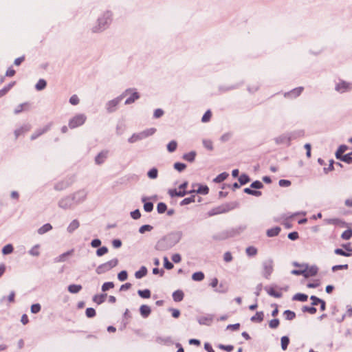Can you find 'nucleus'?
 Returning <instances> with one entry per match:
<instances>
[{"label": "nucleus", "instance_id": "nucleus-1", "mask_svg": "<svg viewBox=\"0 0 352 352\" xmlns=\"http://www.w3.org/2000/svg\"><path fill=\"white\" fill-rule=\"evenodd\" d=\"M118 263L117 258L111 259L104 263L101 264L96 268V273L98 274L105 273L112 268L115 267Z\"/></svg>", "mask_w": 352, "mask_h": 352}, {"label": "nucleus", "instance_id": "nucleus-2", "mask_svg": "<svg viewBox=\"0 0 352 352\" xmlns=\"http://www.w3.org/2000/svg\"><path fill=\"white\" fill-rule=\"evenodd\" d=\"M86 120V116L82 114H78L72 118L69 122V126L74 129L82 125Z\"/></svg>", "mask_w": 352, "mask_h": 352}, {"label": "nucleus", "instance_id": "nucleus-3", "mask_svg": "<svg viewBox=\"0 0 352 352\" xmlns=\"http://www.w3.org/2000/svg\"><path fill=\"white\" fill-rule=\"evenodd\" d=\"M109 21L110 19L108 14L98 19V25L93 28V32H98L105 29L106 25L109 23Z\"/></svg>", "mask_w": 352, "mask_h": 352}, {"label": "nucleus", "instance_id": "nucleus-4", "mask_svg": "<svg viewBox=\"0 0 352 352\" xmlns=\"http://www.w3.org/2000/svg\"><path fill=\"white\" fill-rule=\"evenodd\" d=\"M294 265L296 267H304V270L305 272L304 273L305 277L313 276L317 274L318 270L316 267H309L307 265H300L296 263H295Z\"/></svg>", "mask_w": 352, "mask_h": 352}, {"label": "nucleus", "instance_id": "nucleus-5", "mask_svg": "<svg viewBox=\"0 0 352 352\" xmlns=\"http://www.w3.org/2000/svg\"><path fill=\"white\" fill-rule=\"evenodd\" d=\"M352 85L351 83L344 80H340L336 85L335 89L341 94L349 91L351 89Z\"/></svg>", "mask_w": 352, "mask_h": 352}, {"label": "nucleus", "instance_id": "nucleus-6", "mask_svg": "<svg viewBox=\"0 0 352 352\" xmlns=\"http://www.w3.org/2000/svg\"><path fill=\"white\" fill-rule=\"evenodd\" d=\"M303 89L302 87H296L290 91L285 93L284 96L290 99L296 98L301 94Z\"/></svg>", "mask_w": 352, "mask_h": 352}, {"label": "nucleus", "instance_id": "nucleus-7", "mask_svg": "<svg viewBox=\"0 0 352 352\" xmlns=\"http://www.w3.org/2000/svg\"><path fill=\"white\" fill-rule=\"evenodd\" d=\"M263 274L265 278H269L273 271V265L271 261H267L263 265Z\"/></svg>", "mask_w": 352, "mask_h": 352}, {"label": "nucleus", "instance_id": "nucleus-8", "mask_svg": "<svg viewBox=\"0 0 352 352\" xmlns=\"http://www.w3.org/2000/svg\"><path fill=\"white\" fill-rule=\"evenodd\" d=\"M121 100V98H115L109 101L107 104V109L109 112H112L116 109V106L119 104Z\"/></svg>", "mask_w": 352, "mask_h": 352}, {"label": "nucleus", "instance_id": "nucleus-9", "mask_svg": "<svg viewBox=\"0 0 352 352\" xmlns=\"http://www.w3.org/2000/svg\"><path fill=\"white\" fill-rule=\"evenodd\" d=\"M107 151L100 152L95 158V162L97 164H102L107 157Z\"/></svg>", "mask_w": 352, "mask_h": 352}, {"label": "nucleus", "instance_id": "nucleus-10", "mask_svg": "<svg viewBox=\"0 0 352 352\" xmlns=\"http://www.w3.org/2000/svg\"><path fill=\"white\" fill-rule=\"evenodd\" d=\"M140 314L143 318H147L151 312V309L149 306L146 305H143L140 308Z\"/></svg>", "mask_w": 352, "mask_h": 352}, {"label": "nucleus", "instance_id": "nucleus-11", "mask_svg": "<svg viewBox=\"0 0 352 352\" xmlns=\"http://www.w3.org/2000/svg\"><path fill=\"white\" fill-rule=\"evenodd\" d=\"M184 296V292L182 290H177L173 294V298L175 302H180L183 300Z\"/></svg>", "mask_w": 352, "mask_h": 352}, {"label": "nucleus", "instance_id": "nucleus-12", "mask_svg": "<svg viewBox=\"0 0 352 352\" xmlns=\"http://www.w3.org/2000/svg\"><path fill=\"white\" fill-rule=\"evenodd\" d=\"M168 193L171 197H184L186 192L184 190H177V189H170Z\"/></svg>", "mask_w": 352, "mask_h": 352}, {"label": "nucleus", "instance_id": "nucleus-13", "mask_svg": "<svg viewBox=\"0 0 352 352\" xmlns=\"http://www.w3.org/2000/svg\"><path fill=\"white\" fill-rule=\"evenodd\" d=\"M280 232V228L276 226V227H274V228L267 230V235L269 237H273V236H277Z\"/></svg>", "mask_w": 352, "mask_h": 352}, {"label": "nucleus", "instance_id": "nucleus-14", "mask_svg": "<svg viewBox=\"0 0 352 352\" xmlns=\"http://www.w3.org/2000/svg\"><path fill=\"white\" fill-rule=\"evenodd\" d=\"M264 314L262 311H258L251 318V320L254 322H261L263 320Z\"/></svg>", "mask_w": 352, "mask_h": 352}, {"label": "nucleus", "instance_id": "nucleus-15", "mask_svg": "<svg viewBox=\"0 0 352 352\" xmlns=\"http://www.w3.org/2000/svg\"><path fill=\"white\" fill-rule=\"evenodd\" d=\"M73 251H68L65 253H63L62 254H60L59 256H58L57 258H56L55 259V261L56 263H60V262H64L66 261L67 258L70 256L72 254Z\"/></svg>", "mask_w": 352, "mask_h": 352}, {"label": "nucleus", "instance_id": "nucleus-16", "mask_svg": "<svg viewBox=\"0 0 352 352\" xmlns=\"http://www.w3.org/2000/svg\"><path fill=\"white\" fill-rule=\"evenodd\" d=\"M147 274V269L146 267L142 266L140 270L137 271L135 273V276L136 278H142V277L145 276Z\"/></svg>", "mask_w": 352, "mask_h": 352}, {"label": "nucleus", "instance_id": "nucleus-17", "mask_svg": "<svg viewBox=\"0 0 352 352\" xmlns=\"http://www.w3.org/2000/svg\"><path fill=\"white\" fill-rule=\"evenodd\" d=\"M347 146L345 145L340 146L336 153V157L337 159L340 160L342 157L343 153L347 150Z\"/></svg>", "mask_w": 352, "mask_h": 352}, {"label": "nucleus", "instance_id": "nucleus-18", "mask_svg": "<svg viewBox=\"0 0 352 352\" xmlns=\"http://www.w3.org/2000/svg\"><path fill=\"white\" fill-rule=\"evenodd\" d=\"M82 289L80 285H70L68 287V291L72 294L78 293Z\"/></svg>", "mask_w": 352, "mask_h": 352}, {"label": "nucleus", "instance_id": "nucleus-19", "mask_svg": "<svg viewBox=\"0 0 352 352\" xmlns=\"http://www.w3.org/2000/svg\"><path fill=\"white\" fill-rule=\"evenodd\" d=\"M80 226L79 221L76 219L72 221L67 228V230L69 232H74Z\"/></svg>", "mask_w": 352, "mask_h": 352}, {"label": "nucleus", "instance_id": "nucleus-20", "mask_svg": "<svg viewBox=\"0 0 352 352\" xmlns=\"http://www.w3.org/2000/svg\"><path fill=\"white\" fill-rule=\"evenodd\" d=\"M29 127L24 126H21L14 131L15 138H17L19 135L24 134L25 132L29 131Z\"/></svg>", "mask_w": 352, "mask_h": 352}, {"label": "nucleus", "instance_id": "nucleus-21", "mask_svg": "<svg viewBox=\"0 0 352 352\" xmlns=\"http://www.w3.org/2000/svg\"><path fill=\"white\" fill-rule=\"evenodd\" d=\"M204 274L201 272H195L192 275V278L195 281H201L202 280H204Z\"/></svg>", "mask_w": 352, "mask_h": 352}, {"label": "nucleus", "instance_id": "nucleus-22", "mask_svg": "<svg viewBox=\"0 0 352 352\" xmlns=\"http://www.w3.org/2000/svg\"><path fill=\"white\" fill-rule=\"evenodd\" d=\"M52 228V226L50 223H46L38 229V232L39 234H43L45 232L51 230Z\"/></svg>", "mask_w": 352, "mask_h": 352}, {"label": "nucleus", "instance_id": "nucleus-23", "mask_svg": "<svg viewBox=\"0 0 352 352\" xmlns=\"http://www.w3.org/2000/svg\"><path fill=\"white\" fill-rule=\"evenodd\" d=\"M47 82L44 79H40L35 85V88L38 91H41L46 87Z\"/></svg>", "mask_w": 352, "mask_h": 352}, {"label": "nucleus", "instance_id": "nucleus-24", "mask_svg": "<svg viewBox=\"0 0 352 352\" xmlns=\"http://www.w3.org/2000/svg\"><path fill=\"white\" fill-rule=\"evenodd\" d=\"M140 98V96L138 92H133L132 95L126 100L125 104H129L135 102V100H138Z\"/></svg>", "mask_w": 352, "mask_h": 352}, {"label": "nucleus", "instance_id": "nucleus-25", "mask_svg": "<svg viewBox=\"0 0 352 352\" xmlns=\"http://www.w3.org/2000/svg\"><path fill=\"white\" fill-rule=\"evenodd\" d=\"M138 294L143 298H149L151 297V291L149 289L138 290Z\"/></svg>", "mask_w": 352, "mask_h": 352}, {"label": "nucleus", "instance_id": "nucleus-26", "mask_svg": "<svg viewBox=\"0 0 352 352\" xmlns=\"http://www.w3.org/2000/svg\"><path fill=\"white\" fill-rule=\"evenodd\" d=\"M106 296L107 294L96 295L94 297V301L97 304L100 305L104 301Z\"/></svg>", "mask_w": 352, "mask_h": 352}, {"label": "nucleus", "instance_id": "nucleus-27", "mask_svg": "<svg viewBox=\"0 0 352 352\" xmlns=\"http://www.w3.org/2000/svg\"><path fill=\"white\" fill-rule=\"evenodd\" d=\"M308 296L306 294H296L293 299L295 300H298L301 302H305L307 300Z\"/></svg>", "mask_w": 352, "mask_h": 352}, {"label": "nucleus", "instance_id": "nucleus-28", "mask_svg": "<svg viewBox=\"0 0 352 352\" xmlns=\"http://www.w3.org/2000/svg\"><path fill=\"white\" fill-rule=\"evenodd\" d=\"M177 147V143L175 140L170 141L167 145V149L169 152H174Z\"/></svg>", "mask_w": 352, "mask_h": 352}, {"label": "nucleus", "instance_id": "nucleus-29", "mask_svg": "<svg viewBox=\"0 0 352 352\" xmlns=\"http://www.w3.org/2000/svg\"><path fill=\"white\" fill-rule=\"evenodd\" d=\"M40 245H36L32 248V249L29 251V253L34 256H38L40 254Z\"/></svg>", "mask_w": 352, "mask_h": 352}, {"label": "nucleus", "instance_id": "nucleus-30", "mask_svg": "<svg viewBox=\"0 0 352 352\" xmlns=\"http://www.w3.org/2000/svg\"><path fill=\"white\" fill-rule=\"evenodd\" d=\"M341 237L344 240H349L352 237V230L348 229L342 232Z\"/></svg>", "mask_w": 352, "mask_h": 352}, {"label": "nucleus", "instance_id": "nucleus-31", "mask_svg": "<svg viewBox=\"0 0 352 352\" xmlns=\"http://www.w3.org/2000/svg\"><path fill=\"white\" fill-rule=\"evenodd\" d=\"M195 155H196V153L195 152H190L188 153H186L183 158L185 160H187L188 162H192L194 161L195 160Z\"/></svg>", "mask_w": 352, "mask_h": 352}, {"label": "nucleus", "instance_id": "nucleus-32", "mask_svg": "<svg viewBox=\"0 0 352 352\" xmlns=\"http://www.w3.org/2000/svg\"><path fill=\"white\" fill-rule=\"evenodd\" d=\"M246 253L250 256H255L257 254V249L253 246H250L246 248Z\"/></svg>", "mask_w": 352, "mask_h": 352}, {"label": "nucleus", "instance_id": "nucleus-33", "mask_svg": "<svg viewBox=\"0 0 352 352\" xmlns=\"http://www.w3.org/2000/svg\"><path fill=\"white\" fill-rule=\"evenodd\" d=\"M29 109V104L28 103H24L21 104L19 106L17 107V108L14 110L15 113H19L23 110H27Z\"/></svg>", "mask_w": 352, "mask_h": 352}, {"label": "nucleus", "instance_id": "nucleus-34", "mask_svg": "<svg viewBox=\"0 0 352 352\" xmlns=\"http://www.w3.org/2000/svg\"><path fill=\"white\" fill-rule=\"evenodd\" d=\"M13 246L11 244H8L5 245L2 249V253L3 254H8L13 252Z\"/></svg>", "mask_w": 352, "mask_h": 352}, {"label": "nucleus", "instance_id": "nucleus-35", "mask_svg": "<svg viewBox=\"0 0 352 352\" xmlns=\"http://www.w3.org/2000/svg\"><path fill=\"white\" fill-rule=\"evenodd\" d=\"M285 317L287 320H292L295 318L296 314L290 310H286L284 312Z\"/></svg>", "mask_w": 352, "mask_h": 352}, {"label": "nucleus", "instance_id": "nucleus-36", "mask_svg": "<svg viewBox=\"0 0 352 352\" xmlns=\"http://www.w3.org/2000/svg\"><path fill=\"white\" fill-rule=\"evenodd\" d=\"M239 181L241 185H244L250 182V178L247 175L242 174L239 177Z\"/></svg>", "mask_w": 352, "mask_h": 352}, {"label": "nucleus", "instance_id": "nucleus-37", "mask_svg": "<svg viewBox=\"0 0 352 352\" xmlns=\"http://www.w3.org/2000/svg\"><path fill=\"white\" fill-rule=\"evenodd\" d=\"M289 343V339L287 336H283L281 338V347L283 350H286L287 346Z\"/></svg>", "mask_w": 352, "mask_h": 352}, {"label": "nucleus", "instance_id": "nucleus-38", "mask_svg": "<svg viewBox=\"0 0 352 352\" xmlns=\"http://www.w3.org/2000/svg\"><path fill=\"white\" fill-rule=\"evenodd\" d=\"M228 176V174H227L226 173H223L220 175H219L214 179V181L215 182H217V183H220L223 181H224L227 177Z\"/></svg>", "mask_w": 352, "mask_h": 352}, {"label": "nucleus", "instance_id": "nucleus-39", "mask_svg": "<svg viewBox=\"0 0 352 352\" xmlns=\"http://www.w3.org/2000/svg\"><path fill=\"white\" fill-rule=\"evenodd\" d=\"M211 117H212V113L210 110H208L205 113L204 115L203 116L202 118H201V121L203 122H209L211 119Z\"/></svg>", "mask_w": 352, "mask_h": 352}, {"label": "nucleus", "instance_id": "nucleus-40", "mask_svg": "<svg viewBox=\"0 0 352 352\" xmlns=\"http://www.w3.org/2000/svg\"><path fill=\"white\" fill-rule=\"evenodd\" d=\"M195 197L194 195H192L191 197H186V198L184 199L182 201L181 204L182 205H187L190 203L195 202Z\"/></svg>", "mask_w": 352, "mask_h": 352}, {"label": "nucleus", "instance_id": "nucleus-41", "mask_svg": "<svg viewBox=\"0 0 352 352\" xmlns=\"http://www.w3.org/2000/svg\"><path fill=\"white\" fill-rule=\"evenodd\" d=\"M203 144L205 146V148L209 151H212L213 149L212 142L210 140H204Z\"/></svg>", "mask_w": 352, "mask_h": 352}, {"label": "nucleus", "instance_id": "nucleus-42", "mask_svg": "<svg viewBox=\"0 0 352 352\" xmlns=\"http://www.w3.org/2000/svg\"><path fill=\"white\" fill-rule=\"evenodd\" d=\"M244 192L248 195H252L255 196H260L261 195V191L254 190L248 188H245Z\"/></svg>", "mask_w": 352, "mask_h": 352}, {"label": "nucleus", "instance_id": "nucleus-43", "mask_svg": "<svg viewBox=\"0 0 352 352\" xmlns=\"http://www.w3.org/2000/svg\"><path fill=\"white\" fill-rule=\"evenodd\" d=\"M114 287V284L112 282H107V283H104L102 286V290L103 292H106L110 289H112Z\"/></svg>", "mask_w": 352, "mask_h": 352}, {"label": "nucleus", "instance_id": "nucleus-44", "mask_svg": "<svg viewBox=\"0 0 352 352\" xmlns=\"http://www.w3.org/2000/svg\"><path fill=\"white\" fill-rule=\"evenodd\" d=\"M167 207L164 203L160 202L157 204V210L159 213H164Z\"/></svg>", "mask_w": 352, "mask_h": 352}, {"label": "nucleus", "instance_id": "nucleus-45", "mask_svg": "<svg viewBox=\"0 0 352 352\" xmlns=\"http://www.w3.org/2000/svg\"><path fill=\"white\" fill-rule=\"evenodd\" d=\"M208 192H209V188L207 186H199L197 190V193H200V194H203V195H206L208 193Z\"/></svg>", "mask_w": 352, "mask_h": 352}, {"label": "nucleus", "instance_id": "nucleus-46", "mask_svg": "<svg viewBox=\"0 0 352 352\" xmlns=\"http://www.w3.org/2000/svg\"><path fill=\"white\" fill-rule=\"evenodd\" d=\"M14 85V82H13L11 84H9L8 86L5 87L3 89L0 90V98L4 96Z\"/></svg>", "mask_w": 352, "mask_h": 352}, {"label": "nucleus", "instance_id": "nucleus-47", "mask_svg": "<svg viewBox=\"0 0 352 352\" xmlns=\"http://www.w3.org/2000/svg\"><path fill=\"white\" fill-rule=\"evenodd\" d=\"M334 252H335V254H336L338 255H341V256H351V253L346 252L343 250L340 249V248L336 249L334 250Z\"/></svg>", "mask_w": 352, "mask_h": 352}, {"label": "nucleus", "instance_id": "nucleus-48", "mask_svg": "<svg viewBox=\"0 0 352 352\" xmlns=\"http://www.w3.org/2000/svg\"><path fill=\"white\" fill-rule=\"evenodd\" d=\"M128 277V274H127V272L126 271H121L118 274V278L120 280V281H124L125 280H126Z\"/></svg>", "mask_w": 352, "mask_h": 352}, {"label": "nucleus", "instance_id": "nucleus-49", "mask_svg": "<svg viewBox=\"0 0 352 352\" xmlns=\"http://www.w3.org/2000/svg\"><path fill=\"white\" fill-rule=\"evenodd\" d=\"M186 166L185 164L180 162H177L174 164V168L179 172L184 170L186 168Z\"/></svg>", "mask_w": 352, "mask_h": 352}, {"label": "nucleus", "instance_id": "nucleus-50", "mask_svg": "<svg viewBox=\"0 0 352 352\" xmlns=\"http://www.w3.org/2000/svg\"><path fill=\"white\" fill-rule=\"evenodd\" d=\"M41 307L40 304L36 303L31 306V312L33 314H37L41 311Z\"/></svg>", "mask_w": 352, "mask_h": 352}, {"label": "nucleus", "instance_id": "nucleus-51", "mask_svg": "<svg viewBox=\"0 0 352 352\" xmlns=\"http://www.w3.org/2000/svg\"><path fill=\"white\" fill-rule=\"evenodd\" d=\"M108 252V248L107 247H102L97 250L96 254L98 256H101Z\"/></svg>", "mask_w": 352, "mask_h": 352}, {"label": "nucleus", "instance_id": "nucleus-52", "mask_svg": "<svg viewBox=\"0 0 352 352\" xmlns=\"http://www.w3.org/2000/svg\"><path fill=\"white\" fill-rule=\"evenodd\" d=\"M340 160L347 164H352V157L351 156V154L344 155L341 159H340Z\"/></svg>", "mask_w": 352, "mask_h": 352}, {"label": "nucleus", "instance_id": "nucleus-53", "mask_svg": "<svg viewBox=\"0 0 352 352\" xmlns=\"http://www.w3.org/2000/svg\"><path fill=\"white\" fill-rule=\"evenodd\" d=\"M279 320L278 319H273L271 320L269 322V326L272 329H276L279 325Z\"/></svg>", "mask_w": 352, "mask_h": 352}, {"label": "nucleus", "instance_id": "nucleus-54", "mask_svg": "<svg viewBox=\"0 0 352 352\" xmlns=\"http://www.w3.org/2000/svg\"><path fill=\"white\" fill-rule=\"evenodd\" d=\"M153 229V227L150 225H144L141 226L139 229V232L142 234L144 233L146 231H151Z\"/></svg>", "mask_w": 352, "mask_h": 352}, {"label": "nucleus", "instance_id": "nucleus-55", "mask_svg": "<svg viewBox=\"0 0 352 352\" xmlns=\"http://www.w3.org/2000/svg\"><path fill=\"white\" fill-rule=\"evenodd\" d=\"M155 132V129H150L146 131H144L142 133H140V135H141V138H145V137H147L148 135H153L154 133Z\"/></svg>", "mask_w": 352, "mask_h": 352}, {"label": "nucleus", "instance_id": "nucleus-56", "mask_svg": "<svg viewBox=\"0 0 352 352\" xmlns=\"http://www.w3.org/2000/svg\"><path fill=\"white\" fill-rule=\"evenodd\" d=\"M232 259H233L232 255L230 252H226L223 254V260L225 262L229 263V262L232 261Z\"/></svg>", "mask_w": 352, "mask_h": 352}, {"label": "nucleus", "instance_id": "nucleus-57", "mask_svg": "<svg viewBox=\"0 0 352 352\" xmlns=\"http://www.w3.org/2000/svg\"><path fill=\"white\" fill-rule=\"evenodd\" d=\"M86 316L88 318H93L96 316V311L94 308H87L86 309Z\"/></svg>", "mask_w": 352, "mask_h": 352}, {"label": "nucleus", "instance_id": "nucleus-58", "mask_svg": "<svg viewBox=\"0 0 352 352\" xmlns=\"http://www.w3.org/2000/svg\"><path fill=\"white\" fill-rule=\"evenodd\" d=\"M302 311L305 312H308L311 314H314L316 313V309L314 307H304Z\"/></svg>", "mask_w": 352, "mask_h": 352}, {"label": "nucleus", "instance_id": "nucleus-59", "mask_svg": "<svg viewBox=\"0 0 352 352\" xmlns=\"http://www.w3.org/2000/svg\"><path fill=\"white\" fill-rule=\"evenodd\" d=\"M164 267L167 270H171L173 268V264L170 263L167 257L164 258Z\"/></svg>", "mask_w": 352, "mask_h": 352}, {"label": "nucleus", "instance_id": "nucleus-60", "mask_svg": "<svg viewBox=\"0 0 352 352\" xmlns=\"http://www.w3.org/2000/svg\"><path fill=\"white\" fill-rule=\"evenodd\" d=\"M148 176L151 179L156 178L157 176V170L156 168L150 170L148 173Z\"/></svg>", "mask_w": 352, "mask_h": 352}, {"label": "nucleus", "instance_id": "nucleus-61", "mask_svg": "<svg viewBox=\"0 0 352 352\" xmlns=\"http://www.w3.org/2000/svg\"><path fill=\"white\" fill-rule=\"evenodd\" d=\"M153 208V204L151 202H146L144 205V209L146 212H151Z\"/></svg>", "mask_w": 352, "mask_h": 352}, {"label": "nucleus", "instance_id": "nucleus-62", "mask_svg": "<svg viewBox=\"0 0 352 352\" xmlns=\"http://www.w3.org/2000/svg\"><path fill=\"white\" fill-rule=\"evenodd\" d=\"M280 186L288 187L291 185V182L287 179H280L278 182Z\"/></svg>", "mask_w": 352, "mask_h": 352}, {"label": "nucleus", "instance_id": "nucleus-63", "mask_svg": "<svg viewBox=\"0 0 352 352\" xmlns=\"http://www.w3.org/2000/svg\"><path fill=\"white\" fill-rule=\"evenodd\" d=\"M69 102L73 105H76L79 103L78 97L76 95H73L69 99Z\"/></svg>", "mask_w": 352, "mask_h": 352}, {"label": "nucleus", "instance_id": "nucleus-64", "mask_svg": "<svg viewBox=\"0 0 352 352\" xmlns=\"http://www.w3.org/2000/svg\"><path fill=\"white\" fill-rule=\"evenodd\" d=\"M163 114H164V111L162 109H157L154 111L153 116L155 118H159L162 117L163 116Z\"/></svg>", "mask_w": 352, "mask_h": 352}]
</instances>
